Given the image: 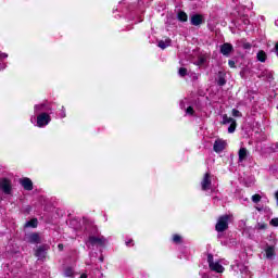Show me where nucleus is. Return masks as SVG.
<instances>
[{"mask_svg":"<svg viewBox=\"0 0 278 278\" xmlns=\"http://www.w3.org/2000/svg\"><path fill=\"white\" fill-rule=\"evenodd\" d=\"M53 114V104L49 101H42L34 105L33 114L30 115V123L34 127L42 129L51 123V115Z\"/></svg>","mask_w":278,"mask_h":278,"instance_id":"nucleus-1","label":"nucleus"},{"mask_svg":"<svg viewBox=\"0 0 278 278\" xmlns=\"http://www.w3.org/2000/svg\"><path fill=\"white\" fill-rule=\"evenodd\" d=\"M108 238H105L103 235L90 236L86 241V245L88 247V249H92L94 247L103 249L108 247Z\"/></svg>","mask_w":278,"mask_h":278,"instance_id":"nucleus-2","label":"nucleus"},{"mask_svg":"<svg viewBox=\"0 0 278 278\" xmlns=\"http://www.w3.org/2000/svg\"><path fill=\"white\" fill-rule=\"evenodd\" d=\"M231 268L238 278H244L249 275V267H247L244 264L236 261L233 265H231Z\"/></svg>","mask_w":278,"mask_h":278,"instance_id":"nucleus-3","label":"nucleus"},{"mask_svg":"<svg viewBox=\"0 0 278 278\" xmlns=\"http://www.w3.org/2000/svg\"><path fill=\"white\" fill-rule=\"evenodd\" d=\"M0 192L7 194V197H12L13 186L12 180L8 178H0Z\"/></svg>","mask_w":278,"mask_h":278,"instance_id":"nucleus-4","label":"nucleus"},{"mask_svg":"<svg viewBox=\"0 0 278 278\" xmlns=\"http://www.w3.org/2000/svg\"><path fill=\"white\" fill-rule=\"evenodd\" d=\"M180 110L185 111V116H195L194 104L188 98L180 101Z\"/></svg>","mask_w":278,"mask_h":278,"instance_id":"nucleus-5","label":"nucleus"},{"mask_svg":"<svg viewBox=\"0 0 278 278\" xmlns=\"http://www.w3.org/2000/svg\"><path fill=\"white\" fill-rule=\"evenodd\" d=\"M207 264H208V268L214 273H225V267L220 265V262L214 261V255L212 254L207 255Z\"/></svg>","mask_w":278,"mask_h":278,"instance_id":"nucleus-6","label":"nucleus"},{"mask_svg":"<svg viewBox=\"0 0 278 278\" xmlns=\"http://www.w3.org/2000/svg\"><path fill=\"white\" fill-rule=\"evenodd\" d=\"M215 229H216V231H218L219 233L223 232V231H227V229H229V215L220 216V217L217 219Z\"/></svg>","mask_w":278,"mask_h":278,"instance_id":"nucleus-7","label":"nucleus"},{"mask_svg":"<svg viewBox=\"0 0 278 278\" xmlns=\"http://www.w3.org/2000/svg\"><path fill=\"white\" fill-rule=\"evenodd\" d=\"M222 123H223V125H230L228 127V134H233V131H236L237 124H236V119H233V117H228L227 114H224Z\"/></svg>","mask_w":278,"mask_h":278,"instance_id":"nucleus-8","label":"nucleus"},{"mask_svg":"<svg viewBox=\"0 0 278 278\" xmlns=\"http://www.w3.org/2000/svg\"><path fill=\"white\" fill-rule=\"evenodd\" d=\"M212 179H214V176L212 174L206 173L201 181V188L204 191L213 190L212 188Z\"/></svg>","mask_w":278,"mask_h":278,"instance_id":"nucleus-9","label":"nucleus"},{"mask_svg":"<svg viewBox=\"0 0 278 278\" xmlns=\"http://www.w3.org/2000/svg\"><path fill=\"white\" fill-rule=\"evenodd\" d=\"M226 147H227V141L223 139H217L214 142L213 150L215 151V153H223Z\"/></svg>","mask_w":278,"mask_h":278,"instance_id":"nucleus-10","label":"nucleus"},{"mask_svg":"<svg viewBox=\"0 0 278 278\" xmlns=\"http://www.w3.org/2000/svg\"><path fill=\"white\" fill-rule=\"evenodd\" d=\"M231 51H233V46L231 43H223L220 46V54L226 55V58H229L231 54Z\"/></svg>","mask_w":278,"mask_h":278,"instance_id":"nucleus-11","label":"nucleus"},{"mask_svg":"<svg viewBox=\"0 0 278 278\" xmlns=\"http://www.w3.org/2000/svg\"><path fill=\"white\" fill-rule=\"evenodd\" d=\"M190 23L194 27H199V25H203V15L201 14H193L190 16Z\"/></svg>","mask_w":278,"mask_h":278,"instance_id":"nucleus-12","label":"nucleus"},{"mask_svg":"<svg viewBox=\"0 0 278 278\" xmlns=\"http://www.w3.org/2000/svg\"><path fill=\"white\" fill-rule=\"evenodd\" d=\"M20 184L24 188V190H27V191L34 190V182H31V179L29 178L22 179Z\"/></svg>","mask_w":278,"mask_h":278,"instance_id":"nucleus-13","label":"nucleus"},{"mask_svg":"<svg viewBox=\"0 0 278 278\" xmlns=\"http://www.w3.org/2000/svg\"><path fill=\"white\" fill-rule=\"evenodd\" d=\"M238 156H239V164L247 162V157H249V150H247V148H241L238 152Z\"/></svg>","mask_w":278,"mask_h":278,"instance_id":"nucleus-14","label":"nucleus"},{"mask_svg":"<svg viewBox=\"0 0 278 278\" xmlns=\"http://www.w3.org/2000/svg\"><path fill=\"white\" fill-rule=\"evenodd\" d=\"M35 255L38 260H45V257H47V247H39L36 250Z\"/></svg>","mask_w":278,"mask_h":278,"instance_id":"nucleus-15","label":"nucleus"},{"mask_svg":"<svg viewBox=\"0 0 278 278\" xmlns=\"http://www.w3.org/2000/svg\"><path fill=\"white\" fill-rule=\"evenodd\" d=\"M27 242H30V244H39L40 242V235L34 232L27 236Z\"/></svg>","mask_w":278,"mask_h":278,"instance_id":"nucleus-16","label":"nucleus"},{"mask_svg":"<svg viewBox=\"0 0 278 278\" xmlns=\"http://www.w3.org/2000/svg\"><path fill=\"white\" fill-rule=\"evenodd\" d=\"M4 60H8V53L0 51V71H5V68H8V64Z\"/></svg>","mask_w":278,"mask_h":278,"instance_id":"nucleus-17","label":"nucleus"},{"mask_svg":"<svg viewBox=\"0 0 278 278\" xmlns=\"http://www.w3.org/2000/svg\"><path fill=\"white\" fill-rule=\"evenodd\" d=\"M255 210H257L260 214H266V216H273V211L268 206H256Z\"/></svg>","mask_w":278,"mask_h":278,"instance_id":"nucleus-18","label":"nucleus"},{"mask_svg":"<svg viewBox=\"0 0 278 278\" xmlns=\"http://www.w3.org/2000/svg\"><path fill=\"white\" fill-rule=\"evenodd\" d=\"M265 255L267 260H273L275 255V248L273 245H267L265 249Z\"/></svg>","mask_w":278,"mask_h":278,"instance_id":"nucleus-19","label":"nucleus"},{"mask_svg":"<svg viewBox=\"0 0 278 278\" xmlns=\"http://www.w3.org/2000/svg\"><path fill=\"white\" fill-rule=\"evenodd\" d=\"M25 228H31V229H36V227H38V219L37 218H33L28 222L25 223L24 225Z\"/></svg>","mask_w":278,"mask_h":278,"instance_id":"nucleus-20","label":"nucleus"},{"mask_svg":"<svg viewBox=\"0 0 278 278\" xmlns=\"http://www.w3.org/2000/svg\"><path fill=\"white\" fill-rule=\"evenodd\" d=\"M177 18L178 21H180L181 23H186L188 21V14L184 11L178 12L177 14Z\"/></svg>","mask_w":278,"mask_h":278,"instance_id":"nucleus-21","label":"nucleus"},{"mask_svg":"<svg viewBox=\"0 0 278 278\" xmlns=\"http://www.w3.org/2000/svg\"><path fill=\"white\" fill-rule=\"evenodd\" d=\"M157 47H160V49H166V47H170V39L159 41Z\"/></svg>","mask_w":278,"mask_h":278,"instance_id":"nucleus-22","label":"nucleus"},{"mask_svg":"<svg viewBox=\"0 0 278 278\" xmlns=\"http://www.w3.org/2000/svg\"><path fill=\"white\" fill-rule=\"evenodd\" d=\"M256 58L258 62H266V52H264L263 50L258 51Z\"/></svg>","mask_w":278,"mask_h":278,"instance_id":"nucleus-23","label":"nucleus"},{"mask_svg":"<svg viewBox=\"0 0 278 278\" xmlns=\"http://www.w3.org/2000/svg\"><path fill=\"white\" fill-rule=\"evenodd\" d=\"M64 277H71V278L75 277V271L73 270V268L67 267L64 271Z\"/></svg>","mask_w":278,"mask_h":278,"instance_id":"nucleus-24","label":"nucleus"},{"mask_svg":"<svg viewBox=\"0 0 278 278\" xmlns=\"http://www.w3.org/2000/svg\"><path fill=\"white\" fill-rule=\"evenodd\" d=\"M178 75L179 77H186V75H188V70L186 67H180L178 70Z\"/></svg>","mask_w":278,"mask_h":278,"instance_id":"nucleus-25","label":"nucleus"},{"mask_svg":"<svg viewBox=\"0 0 278 278\" xmlns=\"http://www.w3.org/2000/svg\"><path fill=\"white\" fill-rule=\"evenodd\" d=\"M232 116L235 118H242V113L238 111L237 109H232Z\"/></svg>","mask_w":278,"mask_h":278,"instance_id":"nucleus-26","label":"nucleus"},{"mask_svg":"<svg viewBox=\"0 0 278 278\" xmlns=\"http://www.w3.org/2000/svg\"><path fill=\"white\" fill-rule=\"evenodd\" d=\"M173 242H174L175 244H181V236H179V235H174V236H173Z\"/></svg>","mask_w":278,"mask_h":278,"instance_id":"nucleus-27","label":"nucleus"},{"mask_svg":"<svg viewBox=\"0 0 278 278\" xmlns=\"http://www.w3.org/2000/svg\"><path fill=\"white\" fill-rule=\"evenodd\" d=\"M260 201H262V195L257 193L252 195V203H260Z\"/></svg>","mask_w":278,"mask_h":278,"instance_id":"nucleus-28","label":"nucleus"},{"mask_svg":"<svg viewBox=\"0 0 278 278\" xmlns=\"http://www.w3.org/2000/svg\"><path fill=\"white\" fill-rule=\"evenodd\" d=\"M60 118H66V109L62 106L59 113Z\"/></svg>","mask_w":278,"mask_h":278,"instance_id":"nucleus-29","label":"nucleus"},{"mask_svg":"<svg viewBox=\"0 0 278 278\" xmlns=\"http://www.w3.org/2000/svg\"><path fill=\"white\" fill-rule=\"evenodd\" d=\"M269 225H271V227H278V217L273 218L269 222Z\"/></svg>","mask_w":278,"mask_h":278,"instance_id":"nucleus-30","label":"nucleus"},{"mask_svg":"<svg viewBox=\"0 0 278 278\" xmlns=\"http://www.w3.org/2000/svg\"><path fill=\"white\" fill-rule=\"evenodd\" d=\"M217 84H218V86H225V84H227V80H225L224 77H220V78L217 80Z\"/></svg>","mask_w":278,"mask_h":278,"instance_id":"nucleus-31","label":"nucleus"},{"mask_svg":"<svg viewBox=\"0 0 278 278\" xmlns=\"http://www.w3.org/2000/svg\"><path fill=\"white\" fill-rule=\"evenodd\" d=\"M251 43H249V42H247V41H244L243 43H242V48L243 49H251Z\"/></svg>","mask_w":278,"mask_h":278,"instance_id":"nucleus-32","label":"nucleus"},{"mask_svg":"<svg viewBox=\"0 0 278 278\" xmlns=\"http://www.w3.org/2000/svg\"><path fill=\"white\" fill-rule=\"evenodd\" d=\"M230 68H236V62L235 61H229L228 62Z\"/></svg>","mask_w":278,"mask_h":278,"instance_id":"nucleus-33","label":"nucleus"},{"mask_svg":"<svg viewBox=\"0 0 278 278\" xmlns=\"http://www.w3.org/2000/svg\"><path fill=\"white\" fill-rule=\"evenodd\" d=\"M257 229H266V224H257Z\"/></svg>","mask_w":278,"mask_h":278,"instance_id":"nucleus-34","label":"nucleus"},{"mask_svg":"<svg viewBox=\"0 0 278 278\" xmlns=\"http://www.w3.org/2000/svg\"><path fill=\"white\" fill-rule=\"evenodd\" d=\"M132 242H134V240L129 239V240H126L125 244H126V247H131Z\"/></svg>","mask_w":278,"mask_h":278,"instance_id":"nucleus-35","label":"nucleus"},{"mask_svg":"<svg viewBox=\"0 0 278 278\" xmlns=\"http://www.w3.org/2000/svg\"><path fill=\"white\" fill-rule=\"evenodd\" d=\"M59 250L62 251L64 249V244L60 243L59 245Z\"/></svg>","mask_w":278,"mask_h":278,"instance_id":"nucleus-36","label":"nucleus"},{"mask_svg":"<svg viewBox=\"0 0 278 278\" xmlns=\"http://www.w3.org/2000/svg\"><path fill=\"white\" fill-rule=\"evenodd\" d=\"M276 197V205H278V191L275 193Z\"/></svg>","mask_w":278,"mask_h":278,"instance_id":"nucleus-37","label":"nucleus"},{"mask_svg":"<svg viewBox=\"0 0 278 278\" xmlns=\"http://www.w3.org/2000/svg\"><path fill=\"white\" fill-rule=\"evenodd\" d=\"M80 278H88V276L86 274H83Z\"/></svg>","mask_w":278,"mask_h":278,"instance_id":"nucleus-38","label":"nucleus"},{"mask_svg":"<svg viewBox=\"0 0 278 278\" xmlns=\"http://www.w3.org/2000/svg\"><path fill=\"white\" fill-rule=\"evenodd\" d=\"M202 278H210V276H207L206 274H204V275L202 276Z\"/></svg>","mask_w":278,"mask_h":278,"instance_id":"nucleus-39","label":"nucleus"},{"mask_svg":"<svg viewBox=\"0 0 278 278\" xmlns=\"http://www.w3.org/2000/svg\"><path fill=\"white\" fill-rule=\"evenodd\" d=\"M276 51H277V53H278V42L276 43Z\"/></svg>","mask_w":278,"mask_h":278,"instance_id":"nucleus-40","label":"nucleus"},{"mask_svg":"<svg viewBox=\"0 0 278 278\" xmlns=\"http://www.w3.org/2000/svg\"><path fill=\"white\" fill-rule=\"evenodd\" d=\"M100 262H103V257L102 256L100 257Z\"/></svg>","mask_w":278,"mask_h":278,"instance_id":"nucleus-41","label":"nucleus"},{"mask_svg":"<svg viewBox=\"0 0 278 278\" xmlns=\"http://www.w3.org/2000/svg\"><path fill=\"white\" fill-rule=\"evenodd\" d=\"M276 25H278V20L275 22Z\"/></svg>","mask_w":278,"mask_h":278,"instance_id":"nucleus-42","label":"nucleus"},{"mask_svg":"<svg viewBox=\"0 0 278 278\" xmlns=\"http://www.w3.org/2000/svg\"><path fill=\"white\" fill-rule=\"evenodd\" d=\"M244 201H249V199H248V198H245V199H244Z\"/></svg>","mask_w":278,"mask_h":278,"instance_id":"nucleus-43","label":"nucleus"}]
</instances>
